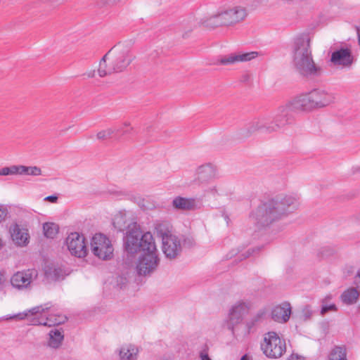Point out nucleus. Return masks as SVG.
<instances>
[{
    "label": "nucleus",
    "instance_id": "nucleus-1",
    "mask_svg": "<svg viewBox=\"0 0 360 360\" xmlns=\"http://www.w3.org/2000/svg\"><path fill=\"white\" fill-rule=\"evenodd\" d=\"M298 207L299 198L297 195H279L260 204L252 212L250 219L256 226L262 228L286 217Z\"/></svg>",
    "mask_w": 360,
    "mask_h": 360
},
{
    "label": "nucleus",
    "instance_id": "nucleus-2",
    "mask_svg": "<svg viewBox=\"0 0 360 360\" xmlns=\"http://www.w3.org/2000/svg\"><path fill=\"white\" fill-rule=\"evenodd\" d=\"M294 112L295 111L288 101L280 105L271 116L264 115L252 120L242 129V135L248 137L257 131L266 134L279 131L293 123Z\"/></svg>",
    "mask_w": 360,
    "mask_h": 360
},
{
    "label": "nucleus",
    "instance_id": "nucleus-3",
    "mask_svg": "<svg viewBox=\"0 0 360 360\" xmlns=\"http://www.w3.org/2000/svg\"><path fill=\"white\" fill-rule=\"evenodd\" d=\"M314 37L312 31L297 35L292 47V65L302 77L314 78L321 74V68L314 61L310 42Z\"/></svg>",
    "mask_w": 360,
    "mask_h": 360
},
{
    "label": "nucleus",
    "instance_id": "nucleus-4",
    "mask_svg": "<svg viewBox=\"0 0 360 360\" xmlns=\"http://www.w3.org/2000/svg\"><path fill=\"white\" fill-rule=\"evenodd\" d=\"M49 309V307L48 304L37 306L22 313L4 316L0 318V321L29 319L32 325H41L48 327L54 326L65 322L67 319L66 316L61 314L51 313L46 315V312Z\"/></svg>",
    "mask_w": 360,
    "mask_h": 360
},
{
    "label": "nucleus",
    "instance_id": "nucleus-5",
    "mask_svg": "<svg viewBox=\"0 0 360 360\" xmlns=\"http://www.w3.org/2000/svg\"><path fill=\"white\" fill-rule=\"evenodd\" d=\"M145 238V241L149 243L150 246L148 248L146 251L141 253L134 264L137 274L144 276H149L153 273L156 270L160 262L158 250L153 236L147 235Z\"/></svg>",
    "mask_w": 360,
    "mask_h": 360
},
{
    "label": "nucleus",
    "instance_id": "nucleus-6",
    "mask_svg": "<svg viewBox=\"0 0 360 360\" xmlns=\"http://www.w3.org/2000/svg\"><path fill=\"white\" fill-rule=\"evenodd\" d=\"M263 0H252L246 6H236L221 11L219 17L223 20L245 21L251 20L262 6Z\"/></svg>",
    "mask_w": 360,
    "mask_h": 360
},
{
    "label": "nucleus",
    "instance_id": "nucleus-7",
    "mask_svg": "<svg viewBox=\"0 0 360 360\" xmlns=\"http://www.w3.org/2000/svg\"><path fill=\"white\" fill-rule=\"evenodd\" d=\"M251 309V302L245 300L236 301L229 308L226 322L227 328L233 335L238 334V326L243 323L245 316L249 313Z\"/></svg>",
    "mask_w": 360,
    "mask_h": 360
},
{
    "label": "nucleus",
    "instance_id": "nucleus-8",
    "mask_svg": "<svg viewBox=\"0 0 360 360\" xmlns=\"http://www.w3.org/2000/svg\"><path fill=\"white\" fill-rule=\"evenodd\" d=\"M147 235L152 236L150 232H146L142 235L137 224H132L131 229L127 231L124 237L126 252L129 255H133L138 252L146 251L148 248L150 246L149 243L145 241V237Z\"/></svg>",
    "mask_w": 360,
    "mask_h": 360
},
{
    "label": "nucleus",
    "instance_id": "nucleus-9",
    "mask_svg": "<svg viewBox=\"0 0 360 360\" xmlns=\"http://www.w3.org/2000/svg\"><path fill=\"white\" fill-rule=\"evenodd\" d=\"M260 347L264 354L270 359L280 358L286 351L285 340L274 331L264 335Z\"/></svg>",
    "mask_w": 360,
    "mask_h": 360
},
{
    "label": "nucleus",
    "instance_id": "nucleus-10",
    "mask_svg": "<svg viewBox=\"0 0 360 360\" xmlns=\"http://www.w3.org/2000/svg\"><path fill=\"white\" fill-rule=\"evenodd\" d=\"M90 250L92 254L102 260H108L112 257L114 248L111 240L105 235L95 233L90 240Z\"/></svg>",
    "mask_w": 360,
    "mask_h": 360
},
{
    "label": "nucleus",
    "instance_id": "nucleus-11",
    "mask_svg": "<svg viewBox=\"0 0 360 360\" xmlns=\"http://www.w3.org/2000/svg\"><path fill=\"white\" fill-rule=\"evenodd\" d=\"M162 238V250L168 259L176 258L181 251V240L177 236L170 231H160Z\"/></svg>",
    "mask_w": 360,
    "mask_h": 360
},
{
    "label": "nucleus",
    "instance_id": "nucleus-12",
    "mask_svg": "<svg viewBox=\"0 0 360 360\" xmlns=\"http://www.w3.org/2000/svg\"><path fill=\"white\" fill-rule=\"evenodd\" d=\"M70 253L76 257L84 258L87 255L88 248L85 238L77 232L70 233L65 240Z\"/></svg>",
    "mask_w": 360,
    "mask_h": 360
},
{
    "label": "nucleus",
    "instance_id": "nucleus-13",
    "mask_svg": "<svg viewBox=\"0 0 360 360\" xmlns=\"http://www.w3.org/2000/svg\"><path fill=\"white\" fill-rule=\"evenodd\" d=\"M37 276L38 271L34 269L18 271L11 276V284L19 290H29Z\"/></svg>",
    "mask_w": 360,
    "mask_h": 360
},
{
    "label": "nucleus",
    "instance_id": "nucleus-14",
    "mask_svg": "<svg viewBox=\"0 0 360 360\" xmlns=\"http://www.w3.org/2000/svg\"><path fill=\"white\" fill-rule=\"evenodd\" d=\"M111 50L110 58L115 64V72H122L133 60L129 51L120 44L115 46Z\"/></svg>",
    "mask_w": 360,
    "mask_h": 360
},
{
    "label": "nucleus",
    "instance_id": "nucleus-15",
    "mask_svg": "<svg viewBox=\"0 0 360 360\" xmlns=\"http://www.w3.org/2000/svg\"><path fill=\"white\" fill-rule=\"evenodd\" d=\"M217 177L216 167L211 163H207L196 168L193 182L199 186L205 185L211 183Z\"/></svg>",
    "mask_w": 360,
    "mask_h": 360
},
{
    "label": "nucleus",
    "instance_id": "nucleus-16",
    "mask_svg": "<svg viewBox=\"0 0 360 360\" xmlns=\"http://www.w3.org/2000/svg\"><path fill=\"white\" fill-rule=\"evenodd\" d=\"M330 62L334 66L341 68H349L353 63V56L349 48H341L331 54Z\"/></svg>",
    "mask_w": 360,
    "mask_h": 360
},
{
    "label": "nucleus",
    "instance_id": "nucleus-17",
    "mask_svg": "<svg viewBox=\"0 0 360 360\" xmlns=\"http://www.w3.org/2000/svg\"><path fill=\"white\" fill-rule=\"evenodd\" d=\"M314 110L326 107L334 102V96L323 89H315L309 91Z\"/></svg>",
    "mask_w": 360,
    "mask_h": 360
},
{
    "label": "nucleus",
    "instance_id": "nucleus-18",
    "mask_svg": "<svg viewBox=\"0 0 360 360\" xmlns=\"http://www.w3.org/2000/svg\"><path fill=\"white\" fill-rule=\"evenodd\" d=\"M257 51L234 53L221 57L218 63L223 65H232L240 62H248L259 56Z\"/></svg>",
    "mask_w": 360,
    "mask_h": 360
},
{
    "label": "nucleus",
    "instance_id": "nucleus-19",
    "mask_svg": "<svg viewBox=\"0 0 360 360\" xmlns=\"http://www.w3.org/2000/svg\"><path fill=\"white\" fill-rule=\"evenodd\" d=\"M289 103L295 112L300 111L308 112L314 110L309 91L297 96L289 101Z\"/></svg>",
    "mask_w": 360,
    "mask_h": 360
},
{
    "label": "nucleus",
    "instance_id": "nucleus-20",
    "mask_svg": "<svg viewBox=\"0 0 360 360\" xmlns=\"http://www.w3.org/2000/svg\"><path fill=\"white\" fill-rule=\"evenodd\" d=\"M172 207L181 211H191L201 208L200 200L194 198L175 197L172 202Z\"/></svg>",
    "mask_w": 360,
    "mask_h": 360
},
{
    "label": "nucleus",
    "instance_id": "nucleus-21",
    "mask_svg": "<svg viewBox=\"0 0 360 360\" xmlns=\"http://www.w3.org/2000/svg\"><path fill=\"white\" fill-rule=\"evenodd\" d=\"M9 232L13 243L20 247L26 246L30 241L28 230L17 224L10 226Z\"/></svg>",
    "mask_w": 360,
    "mask_h": 360
},
{
    "label": "nucleus",
    "instance_id": "nucleus-22",
    "mask_svg": "<svg viewBox=\"0 0 360 360\" xmlns=\"http://www.w3.org/2000/svg\"><path fill=\"white\" fill-rule=\"evenodd\" d=\"M266 319V311L264 309H259L244 321V328L241 333L243 335L250 334L253 332L259 324L263 323Z\"/></svg>",
    "mask_w": 360,
    "mask_h": 360
},
{
    "label": "nucleus",
    "instance_id": "nucleus-23",
    "mask_svg": "<svg viewBox=\"0 0 360 360\" xmlns=\"http://www.w3.org/2000/svg\"><path fill=\"white\" fill-rule=\"evenodd\" d=\"M292 308L288 302H283L274 307L271 311V318L278 323L287 322L291 315Z\"/></svg>",
    "mask_w": 360,
    "mask_h": 360
},
{
    "label": "nucleus",
    "instance_id": "nucleus-24",
    "mask_svg": "<svg viewBox=\"0 0 360 360\" xmlns=\"http://www.w3.org/2000/svg\"><path fill=\"white\" fill-rule=\"evenodd\" d=\"M129 215V213L125 210L118 212L112 219L114 227L120 231L131 229L132 224L136 223L130 219Z\"/></svg>",
    "mask_w": 360,
    "mask_h": 360
},
{
    "label": "nucleus",
    "instance_id": "nucleus-25",
    "mask_svg": "<svg viewBox=\"0 0 360 360\" xmlns=\"http://www.w3.org/2000/svg\"><path fill=\"white\" fill-rule=\"evenodd\" d=\"M112 50H110L100 60L98 68V74L101 77L111 75L115 72V64L112 62L110 58Z\"/></svg>",
    "mask_w": 360,
    "mask_h": 360
},
{
    "label": "nucleus",
    "instance_id": "nucleus-26",
    "mask_svg": "<svg viewBox=\"0 0 360 360\" xmlns=\"http://www.w3.org/2000/svg\"><path fill=\"white\" fill-rule=\"evenodd\" d=\"M120 360H136L139 349L132 344H124L116 350Z\"/></svg>",
    "mask_w": 360,
    "mask_h": 360
},
{
    "label": "nucleus",
    "instance_id": "nucleus-27",
    "mask_svg": "<svg viewBox=\"0 0 360 360\" xmlns=\"http://www.w3.org/2000/svg\"><path fill=\"white\" fill-rule=\"evenodd\" d=\"M47 346L51 349H58L64 340L63 331L61 329H52L48 334Z\"/></svg>",
    "mask_w": 360,
    "mask_h": 360
},
{
    "label": "nucleus",
    "instance_id": "nucleus-28",
    "mask_svg": "<svg viewBox=\"0 0 360 360\" xmlns=\"http://www.w3.org/2000/svg\"><path fill=\"white\" fill-rule=\"evenodd\" d=\"M358 297L359 292L354 288H351L345 290L341 296L342 302L347 304L355 303Z\"/></svg>",
    "mask_w": 360,
    "mask_h": 360
},
{
    "label": "nucleus",
    "instance_id": "nucleus-29",
    "mask_svg": "<svg viewBox=\"0 0 360 360\" xmlns=\"http://www.w3.org/2000/svg\"><path fill=\"white\" fill-rule=\"evenodd\" d=\"M332 297L331 295H327L321 300V314L324 315L329 311H336L337 307L336 305L331 302Z\"/></svg>",
    "mask_w": 360,
    "mask_h": 360
},
{
    "label": "nucleus",
    "instance_id": "nucleus-30",
    "mask_svg": "<svg viewBox=\"0 0 360 360\" xmlns=\"http://www.w3.org/2000/svg\"><path fill=\"white\" fill-rule=\"evenodd\" d=\"M41 174V169L37 166L20 165V175L37 176Z\"/></svg>",
    "mask_w": 360,
    "mask_h": 360
},
{
    "label": "nucleus",
    "instance_id": "nucleus-31",
    "mask_svg": "<svg viewBox=\"0 0 360 360\" xmlns=\"http://www.w3.org/2000/svg\"><path fill=\"white\" fill-rule=\"evenodd\" d=\"M200 186L203 188V197H215L219 194V186L211 182Z\"/></svg>",
    "mask_w": 360,
    "mask_h": 360
},
{
    "label": "nucleus",
    "instance_id": "nucleus-32",
    "mask_svg": "<svg viewBox=\"0 0 360 360\" xmlns=\"http://www.w3.org/2000/svg\"><path fill=\"white\" fill-rule=\"evenodd\" d=\"M44 236L49 238H53L58 233V227L54 223L46 222L43 225Z\"/></svg>",
    "mask_w": 360,
    "mask_h": 360
},
{
    "label": "nucleus",
    "instance_id": "nucleus-33",
    "mask_svg": "<svg viewBox=\"0 0 360 360\" xmlns=\"http://www.w3.org/2000/svg\"><path fill=\"white\" fill-rule=\"evenodd\" d=\"M329 360H347L345 349L342 347H334L328 356Z\"/></svg>",
    "mask_w": 360,
    "mask_h": 360
},
{
    "label": "nucleus",
    "instance_id": "nucleus-34",
    "mask_svg": "<svg viewBox=\"0 0 360 360\" xmlns=\"http://www.w3.org/2000/svg\"><path fill=\"white\" fill-rule=\"evenodd\" d=\"M20 175V165H11L0 169V176Z\"/></svg>",
    "mask_w": 360,
    "mask_h": 360
},
{
    "label": "nucleus",
    "instance_id": "nucleus-35",
    "mask_svg": "<svg viewBox=\"0 0 360 360\" xmlns=\"http://www.w3.org/2000/svg\"><path fill=\"white\" fill-rule=\"evenodd\" d=\"M46 275L52 280H58L63 277V271L60 268H50L46 271Z\"/></svg>",
    "mask_w": 360,
    "mask_h": 360
},
{
    "label": "nucleus",
    "instance_id": "nucleus-36",
    "mask_svg": "<svg viewBox=\"0 0 360 360\" xmlns=\"http://www.w3.org/2000/svg\"><path fill=\"white\" fill-rule=\"evenodd\" d=\"M313 314V311L309 305L304 306L300 312L299 319L301 321H307L309 320Z\"/></svg>",
    "mask_w": 360,
    "mask_h": 360
},
{
    "label": "nucleus",
    "instance_id": "nucleus-37",
    "mask_svg": "<svg viewBox=\"0 0 360 360\" xmlns=\"http://www.w3.org/2000/svg\"><path fill=\"white\" fill-rule=\"evenodd\" d=\"M115 133L114 128H108L97 133L96 136L99 140H106L112 137Z\"/></svg>",
    "mask_w": 360,
    "mask_h": 360
},
{
    "label": "nucleus",
    "instance_id": "nucleus-38",
    "mask_svg": "<svg viewBox=\"0 0 360 360\" xmlns=\"http://www.w3.org/2000/svg\"><path fill=\"white\" fill-rule=\"evenodd\" d=\"M115 132H122V134H129L133 131L134 128L131 126V124L128 122H124L120 127L114 128Z\"/></svg>",
    "mask_w": 360,
    "mask_h": 360
},
{
    "label": "nucleus",
    "instance_id": "nucleus-39",
    "mask_svg": "<svg viewBox=\"0 0 360 360\" xmlns=\"http://www.w3.org/2000/svg\"><path fill=\"white\" fill-rule=\"evenodd\" d=\"M259 250H260V248L259 247L250 248L247 251H245V252L241 253L238 256V258H240L241 259H244V258H248L250 256L254 255L255 253L258 252Z\"/></svg>",
    "mask_w": 360,
    "mask_h": 360
},
{
    "label": "nucleus",
    "instance_id": "nucleus-40",
    "mask_svg": "<svg viewBox=\"0 0 360 360\" xmlns=\"http://www.w3.org/2000/svg\"><path fill=\"white\" fill-rule=\"evenodd\" d=\"M7 212V208L4 205H0V222L5 219Z\"/></svg>",
    "mask_w": 360,
    "mask_h": 360
},
{
    "label": "nucleus",
    "instance_id": "nucleus-41",
    "mask_svg": "<svg viewBox=\"0 0 360 360\" xmlns=\"http://www.w3.org/2000/svg\"><path fill=\"white\" fill-rule=\"evenodd\" d=\"M6 281V280L4 272L0 271V290H2L4 288Z\"/></svg>",
    "mask_w": 360,
    "mask_h": 360
},
{
    "label": "nucleus",
    "instance_id": "nucleus-42",
    "mask_svg": "<svg viewBox=\"0 0 360 360\" xmlns=\"http://www.w3.org/2000/svg\"><path fill=\"white\" fill-rule=\"evenodd\" d=\"M58 197L56 195H49L44 198V200L49 201L52 203H56L58 201Z\"/></svg>",
    "mask_w": 360,
    "mask_h": 360
},
{
    "label": "nucleus",
    "instance_id": "nucleus-43",
    "mask_svg": "<svg viewBox=\"0 0 360 360\" xmlns=\"http://www.w3.org/2000/svg\"><path fill=\"white\" fill-rule=\"evenodd\" d=\"M286 360H304V359L297 354H292Z\"/></svg>",
    "mask_w": 360,
    "mask_h": 360
},
{
    "label": "nucleus",
    "instance_id": "nucleus-44",
    "mask_svg": "<svg viewBox=\"0 0 360 360\" xmlns=\"http://www.w3.org/2000/svg\"><path fill=\"white\" fill-rule=\"evenodd\" d=\"M354 283L357 288L360 287V269L354 277Z\"/></svg>",
    "mask_w": 360,
    "mask_h": 360
},
{
    "label": "nucleus",
    "instance_id": "nucleus-45",
    "mask_svg": "<svg viewBox=\"0 0 360 360\" xmlns=\"http://www.w3.org/2000/svg\"><path fill=\"white\" fill-rule=\"evenodd\" d=\"M117 282H120V288H122V286L126 283L127 279L124 277H118L117 278Z\"/></svg>",
    "mask_w": 360,
    "mask_h": 360
},
{
    "label": "nucleus",
    "instance_id": "nucleus-46",
    "mask_svg": "<svg viewBox=\"0 0 360 360\" xmlns=\"http://www.w3.org/2000/svg\"><path fill=\"white\" fill-rule=\"evenodd\" d=\"M204 25H205V29L206 30L211 31L216 28V27L213 24H204Z\"/></svg>",
    "mask_w": 360,
    "mask_h": 360
},
{
    "label": "nucleus",
    "instance_id": "nucleus-47",
    "mask_svg": "<svg viewBox=\"0 0 360 360\" xmlns=\"http://www.w3.org/2000/svg\"><path fill=\"white\" fill-rule=\"evenodd\" d=\"M85 75H86L89 78L94 77L95 76V70H91L89 72L85 73Z\"/></svg>",
    "mask_w": 360,
    "mask_h": 360
},
{
    "label": "nucleus",
    "instance_id": "nucleus-48",
    "mask_svg": "<svg viewBox=\"0 0 360 360\" xmlns=\"http://www.w3.org/2000/svg\"><path fill=\"white\" fill-rule=\"evenodd\" d=\"M201 359L202 360H211L207 354H201Z\"/></svg>",
    "mask_w": 360,
    "mask_h": 360
},
{
    "label": "nucleus",
    "instance_id": "nucleus-49",
    "mask_svg": "<svg viewBox=\"0 0 360 360\" xmlns=\"http://www.w3.org/2000/svg\"><path fill=\"white\" fill-rule=\"evenodd\" d=\"M158 360H172V359L170 356H163L158 359Z\"/></svg>",
    "mask_w": 360,
    "mask_h": 360
},
{
    "label": "nucleus",
    "instance_id": "nucleus-50",
    "mask_svg": "<svg viewBox=\"0 0 360 360\" xmlns=\"http://www.w3.org/2000/svg\"><path fill=\"white\" fill-rule=\"evenodd\" d=\"M240 360H249V356L247 354L243 355Z\"/></svg>",
    "mask_w": 360,
    "mask_h": 360
},
{
    "label": "nucleus",
    "instance_id": "nucleus-51",
    "mask_svg": "<svg viewBox=\"0 0 360 360\" xmlns=\"http://www.w3.org/2000/svg\"><path fill=\"white\" fill-rule=\"evenodd\" d=\"M240 252H242V250H238L237 252H236L235 254H232L231 255V257L233 256V255H237L238 254H239Z\"/></svg>",
    "mask_w": 360,
    "mask_h": 360
},
{
    "label": "nucleus",
    "instance_id": "nucleus-52",
    "mask_svg": "<svg viewBox=\"0 0 360 360\" xmlns=\"http://www.w3.org/2000/svg\"><path fill=\"white\" fill-rule=\"evenodd\" d=\"M3 247V242L1 238H0V249Z\"/></svg>",
    "mask_w": 360,
    "mask_h": 360
}]
</instances>
